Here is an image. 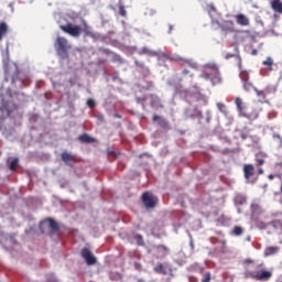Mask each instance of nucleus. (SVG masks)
I'll use <instances>...</instances> for the list:
<instances>
[{
	"instance_id": "obj_25",
	"label": "nucleus",
	"mask_w": 282,
	"mask_h": 282,
	"mask_svg": "<svg viewBox=\"0 0 282 282\" xmlns=\"http://www.w3.org/2000/svg\"><path fill=\"white\" fill-rule=\"evenodd\" d=\"M275 252H279V247H269L265 249L264 254L265 257H270L272 254H275Z\"/></svg>"
},
{
	"instance_id": "obj_22",
	"label": "nucleus",
	"mask_w": 282,
	"mask_h": 282,
	"mask_svg": "<svg viewBox=\"0 0 282 282\" xmlns=\"http://www.w3.org/2000/svg\"><path fill=\"white\" fill-rule=\"evenodd\" d=\"M8 34V24L6 22L0 23V41H3V36Z\"/></svg>"
},
{
	"instance_id": "obj_30",
	"label": "nucleus",
	"mask_w": 282,
	"mask_h": 282,
	"mask_svg": "<svg viewBox=\"0 0 282 282\" xmlns=\"http://www.w3.org/2000/svg\"><path fill=\"white\" fill-rule=\"evenodd\" d=\"M134 240L137 241L138 246H144V238L142 235H135Z\"/></svg>"
},
{
	"instance_id": "obj_46",
	"label": "nucleus",
	"mask_w": 282,
	"mask_h": 282,
	"mask_svg": "<svg viewBox=\"0 0 282 282\" xmlns=\"http://www.w3.org/2000/svg\"><path fill=\"white\" fill-rule=\"evenodd\" d=\"M232 57V55H227V58Z\"/></svg>"
},
{
	"instance_id": "obj_48",
	"label": "nucleus",
	"mask_w": 282,
	"mask_h": 282,
	"mask_svg": "<svg viewBox=\"0 0 282 282\" xmlns=\"http://www.w3.org/2000/svg\"><path fill=\"white\" fill-rule=\"evenodd\" d=\"M202 272H204V269H203V268L200 269V273H202Z\"/></svg>"
},
{
	"instance_id": "obj_14",
	"label": "nucleus",
	"mask_w": 282,
	"mask_h": 282,
	"mask_svg": "<svg viewBox=\"0 0 282 282\" xmlns=\"http://www.w3.org/2000/svg\"><path fill=\"white\" fill-rule=\"evenodd\" d=\"M61 158H62L63 162L65 164H67V166H72V163H69V162H74L76 160V158L74 155L69 154V152H63L61 154Z\"/></svg>"
},
{
	"instance_id": "obj_34",
	"label": "nucleus",
	"mask_w": 282,
	"mask_h": 282,
	"mask_svg": "<svg viewBox=\"0 0 282 282\" xmlns=\"http://www.w3.org/2000/svg\"><path fill=\"white\" fill-rule=\"evenodd\" d=\"M178 61H181L184 65H193V59L178 57Z\"/></svg>"
},
{
	"instance_id": "obj_42",
	"label": "nucleus",
	"mask_w": 282,
	"mask_h": 282,
	"mask_svg": "<svg viewBox=\"0 0 282 282\" xmlns=\"http://www.w3.org/2000/svg\"><path fill=\"white\" fill-rule=\"evenodd\" d=\"M274 177H275L274 174H269L268 180L272 181V180H274Z\"/></svg>"
},
{
	"instance_id": "obj_41",
	"label": "nucleus",
	"mask_w": 282,
	"mask_h": 282,
	"mask_svg": "<svg viewBox=\"0 0 282 282\" xmlns=\"http://www.w3.org/2000/svg\"><path fill=\"white\" fill-rule=\"evenodd\" d=\"M251 54H252V56H257V54H259V52L257 50H252Z\"/></svg>"
},
{
	"instance_id": "obj_16",
	"label": "nucleus",
	"mask_w": 282,
	"mask_h": 282,
	"mask_svg": "<svg viewBox=\"0 0 282 282\" xmlns=\"http://www.w3.org/2000/svg\"><path fill=\"white\" fill-rule=\"evenodd\" d=\"M105 54H112V62L113 63H119L120 65H122V63H124V59H122V57L113 52H111L110 50L106 48L104 50Z\"/></svg>"
},
{
	"instance_id": "obj_51",
	"label": "nucleus",
	"mask_w": 282,
	"mask_h": 282,
	"mask_svg": "<svg viewBox=\"0 0 282 282\" xmlns=\"http://www.w3.org/2000/svg\"><path fill=\"white\" fill-rule=\"evenodd\" d=\"M0 155H1V151H0Z\"/></svg>"
},
{
	"instance_id": "obj_2",
	"label": "nucleus",
	"mask_w": 282,
	"mask_h": 282,
	"mask_svg": "<svg viewBox=\"0 0 282 282\" xmlns=\"http://www.w3.org/2000/svg\"><path fill=\"white\" fill-rule=\"evenodd\" d=\"M200 77L205 78V80H210L212 85H219V83H221L219 67H217L215 64L205 66Z\"/></svg>"
},
{
	"instance_id": "obj_6",
	"label": "nucleus",
	"mask_w": 282,
	"mask_h": 282,
	"mask_svg": "<svg viewBox=\"0 0 282 282\" xmlns=\"http://www.w3.org/2000/svg\"><path fill=\"white\" fill-rule=\"evenodd\" d=\"M152 250L156 259H165V257H169L171 252V249L164 245H153Z\"/></svg>"
},
{
	"instance_id": "obj_40",
	"label": "nucleus",
	"mask_w": 282,
	"mask_h": 282,
	"mask_svg": "<svg viewBox=\"0 0 282 282\" xmlns=\"http://www.w3.org/2000/svg\"><path fill=\"white\" fill-rule=\"evenodd\" d=\"M217 108L219 109V111H221L224 113V111L226 109V105L225 104H217Z\"/></svg>"
},
{
	"instance_id": "obj_50",
	"label": "nucleus",
	"mask_w": 282,
	"mask_h": 282,
	"mask_svg": "<svg viewBox=\"0 0 282 282\" xmlns=\"http://www.w3.org/2000/svg\"><path fill=\"white\" fill-rule=\"evenodd\" d=\"M138 282H142V280H139Z\"/></svg>"
},
{
	"instance_id": "obj_32",
	"label": "nucleus",
	"mask_w": 282,
	"mask_h": 282,
	"mask_svg": "<svg viewBox=\"0 0 282 282\" xmlns=\"http://www.w3.org/2000/svg\"><path fill=\"white\" fill-rule=\"evenodd\" d=\"M262 64L267 65L268 67H272V65H274V59H272V57H267V59L263 61Z\"/></svg>"
},
{
	"instance_id": "obj_31",
	"label": "nucleus",
	"mask_w": 282,
	"mask_h": 282,
	"mask_svg": "<svg viewBox=\"0 0 282 282\" xmlns=\"http://www.w3.org/2000/svg\"><path fill=\"white\" fill-rule=\"evenodd\" d=\"M242 83H243V89L246 91H251L254 88V86H252V83H249V80L248 82H242Z\"/></svg>"
},
{
	"instance_id": "obj_37",
	"label": "nucleus",
	"mask_w": 282,
	"mask_h": 282,
	"mask_svg": "<svg viewBox=\"0 0 282 282\" xmlns=\"http://www.w3.org/2000/svg\"><path fill=\"white\" fill-rule=\"evenodd\" d=\"M246 118H249L250 120H257L259 118L258 112H253V115H243Z\"/></svg>"
},
{
	"instance_id": "obj_10",
	"label": "nucleus",
	"mask_w": 282,
	"mask_h": 282,
	"mask_svg": "<svg viewBox=\"0 0 282 282\" xmlns=\"http://www.w3.org/2000/svg\"><path fill=\"white\" fill-rule=\"evenodd\" d=\"M45 224H47L48 228H51L53 232H58L59 227H58V223L56 220H54L53 218H48L40 225V228H43V226H45Z\"/></svg>"
},
{
	"instance_id": "obj_21",
	"label": "nucleus",
	"mask_w": 282,
	"mask_h": 282,
	"mask_svg": "<svg viewBox=\"0 0 282 282\" xmlns=\"http://www.w3.org/2000/svg\"><path fill=\"white\" fill-rule=\"evenodd\" d=\"M151 98V107H163L162 101L158 95H150Z\"/></svg>"
},
{
	"instance_id": "obj_47",
	"label": "nucleus",
	"mask_w": 282,
	"mask_h": 282,
	"mask_svg": "<svg viewBox=\"0 0 282 282\" xmlns=\"http://www.w3.org/2000/svg\"><path fill=\"white\" fill-rule=\"evenodd\" d=\"M115 117H116V118H120V116H118V115H115Z\"/></svg>"
},
{
	"instance_id": "obj_44",
	"label": "nucleus",
	"mask_w": 282,
	"mask_h": 282,
	"mask_svg": "<svg viewBox=\"0 0 282 282\" xmlns=\"http://www.w3.org/2000/svg\"><path fill=\"white\" fill-rule=\"evenodd\" d=\"M275 166H280L282 169V162L276 163Z\"/></svg>"
},
{
	"instance_id": "obj_8",
	"label": "nucleus",
	"mask_w": 282,
	"mask_h": 282,
	"mask_svg": "<svg viewBox=\"0 0 282 282\" xmlns=\"http://www.w3.org/2000/svg\"><path fill=\"white\" fill-rule=\"evenodd\" d=\"M82 257L85 259L87 265H96V257L94 253H91V250L89 248H84L82 250Z\"/></svg>"
},
{
	"instance_id": "obj_33",
	"label": "nucleus",
	"mask_w": 282,
	"mask_h": 282,
	"mask_svg": "<svg viewBox=\"0 0 282 282\" xmlns=\"http://www.w3.org/2000/svg\"><path fill=\"white\" fill-rule=\"evenodd\" d=\"M144 91H151L153 89V82H148L145 86H142Z\"/></svg>"
},
{
	"instance_id": "obj_19",
	"label": "nucleus",
	"mask_w": 282,
	"mask_h": 282,
	"mask_svg": "<svg viewBox=\"0 0 282 282\" xmlns=\"http://www.w3.org/2000/svg\"><path fill=\"white\" fill-rule=\"evenodd\" d=\"M239 69H240L239 76L242 83L250 80V74L247 70L241 69V62H239Z\"/></svg>"
},
{
	"instance_id": "obj_17",
	"label": "nucleus",
	"mask_w": 282,
	"mask_h": 282,
	"mask_svg": "<svg viewBox=\"0 0 282 282\" xmlns=\"http://www.w3.org/2000/svg\"><path fill=\"white\" fill-rule=\"evenodd\" d=\"M154 272L156 274H163L164 276H166V274H169V271H166V267H164L162 263H158L154 267Z\"/></svg>"
},
{
	"instance_id": "obj_43",
	"label": "nucleus",
	"mask_w": 282,
	"mask_h": 282,
	"mask_svg": "<svg viewBox=\"0 0 282 282\" xmlns=\"http://www.w3.org/2000/svg\"><path fill=\"white\" fill-rule=\"evenodd\" d=\"M258 175H263V169L258 170Z\"/></svg>"
},
{
	"instance_id": "obj_15",
	"label": "nucleus",
	"mask_w": 282,
	"mask_h": 282,
	"mask_svg": "<svg viewBox=\"0 0 282 282\" xmlns=\"http://www.w3.org/2000/svg\"><path fill=\"white\" fill-rule=\"evenodd\" d=\"M271 8L273 12L282 14V1L281 0H271Z\"/></svg>"
},
{
	"instance_id": "obj_20",
	"label": "nucleus",
	"mask_w": 282,
	"mask_h": 282,
	"mask_svg": "<svg viewBox=\"0 0 282 282\" xmlns=\"http://www.w3.org/2000/svg\"><path fill=\"white\" fill-rule=\"evenodd\" d=\"M254 160H256L257 166H263V164H265V154L258 153L256 154Z\"/></svg>"
},
{
	"instance_id": "obj_28",
	"label": "nucleus",
	"mask_w": 282,
	"mask_h": 282,
	"mask_svg": "<svg viewBox=\"0 0 282 282\" xmlns=\"http://www.w3.org/2000/svg\"><path fill=\"white\" fill-rule=\"evenodd\" d=\"M254 91H256L258 98H260V100H265V97L268 96V90H259V89L254 88Z\"/></svg>"
},
{
	"instance_id": "obj_38",
	"label": "nucleus",
	"mask_w": 282,
	"mask_h": 282,
	"mask_svg": "<svg viewBox=\"0 0 282 282\" xmlns=\"http://www.w3.org/2000/svg\"><path fill=\"white\" fill-rule=\"evenodd\" d=\"M87 106L90 108V109H94V107H96V101L94 99H88L87 100Z\"/></svg>"
},
{
	"instance_id": "obj_3",
	"label": "nucleus",
	"mask_w": 282,
	"mask_h": 282,
	"mask_svg": "<svg viewBox=\"0 0 282 282\" xmlns=\"http://www.w3.org/2000/svg\"><path fill=\"white\" fill-rule=\"evenodd\" d=\"M55 50L62 58H67L69 50H72V44L66 37L57 36L55 40Z\"/></svg>"
},
{
	"instance_id": "obj_24",
	"label": "nucleus",
	"mask_w": 282,
	"mask_h": 282,
	"mask_svg": "<svg viewBox=\"0 0 282 282\" xmlns=\"http://www.w3.org/2000/svg\"><path fill=\"white\" fill-rule=\"evenodd\" d=\"M236 106H237V109L240 113L243 112V109H246V107H243V100L240 98V97H237L236 100Z\"/></svg>"
},
{
	"instance_id": "obj_18",
	"label": "nucleus",
	"mask_w": 282,
	"mask_h": 282,
	"mask_svg": "<svg viewBox=\"0 0 282 282\" xmlns=\"http://www.w3.org/2000/svg\"><path fill=\"white\" fill-rule=\"evenodd\" d=\"M186 115L188 116V118H202V110L193 108L192 110H187Z\"/></svg>"
},
{
	"instance_id": "obj_29",
	"label": "nucleus",
	"mask_w": 282,
	"mask_h": 282,
	"mask_svg": "<svg viewBox=\"0 0 282 282\" xmlns=\"http://www.w3.org/2000/svg\"><path fill=\"white\" fill-rule=\"evenodd\" d=\"M84 32H85V36H90V39H96V33H94V31L89 30V26H86Z\"/></svg>"
},
{
	"instance_id": "obj_4",
	"label": "nucleus",
	"mask_w": 282,
	"mask_h": 282,
	"mask_svg": "<svg viewBox=\"0 0 282 282\" xmlns=\"http://www.w3.org/2000/svg\"><path fill=\"white\" fill-rule=\"evenodd\" d=\"M59 29L62 32H65V34H69V36H74L75 39H78V36L83 34V28H80V25H74L72 23L61 25Z\"/></svg>"
},
{
	"instance_id": "obj_26",
	"label": "nucleus",
	"mask_w": 282,
	"mask_h": 282,
	"mask_svg": "<svg viewBox=\"0 0 282 282\" xmlns=\"http://www.w3.org/2000/svg\"><path fill=\"white\" fill-rule=\"evenodd\" d=\"M118 8H119L118 12L120 17H127V9H124V4H122V0H119Z\"/></svg>"
},
{
	"instance_id": "obj_5",
	"label": "nucleus",
	"mask_w": 282,
	"mask_h": 282,
	"mask_svg": "<svg viewBox=\"0 0 282 282\" xmlns=\"http://www.w3.org/2000/svg\"><path fill=\"white\" fill-rule=\"evenodd\" d=\"M212 24L214 26L220 28L221 32L225 34H230L231 32H235V22L232 20L224 21L223 23H219V21H212Z\"/></svg>"
},
{
	"instance_id": "obj_1",
	"label": "nucleus",
	"mask_w": 282,
	"mask_h": 282,
	"mask_svg": "<svg viewBox=\"0 0 282 282\" xmlns=\"http://www.w3.org/2000/svg\"><path fill=\"white\" fill-rule=\"evenodd\" d=\"M245 279L265 282L272 279V271L265 269V264L260 263L254 267V270L246 269L243 272Z\"/></svg>"
},
{
	"instance_id": "obj_36",
	"label": "nucleus",
	"mask_w": 282,
	"mask_h": 282,
	"mask_svg": "<svg viewBox=\"0 0 282 282\" xmlns=\"http://www.w3.org/2000/svg\"><path fill=\"white\" fill-rule=\"evenodd\" d=\"M182 76H189V78L193 79L194 75H193V73H191V70L185 68L182 70Z\"/></svg>"
},
{
	"instance_id": "obj_27",
	"label": "nucleus",
	"mask_w": 282,
	"mask_h": 282,
	"mask_svg": "<svg viewBox=\"0 0 282 282\" xmlns=\"http://www.w3.org/2000/svg\"><path fill=\"white\" fill-rule=\"evenodd\" d=\"M232 235L235 237H241V235H243V228L241 226H235L232 229Z\"/></svg>"
},
{
	"instance_id": "obj_13",
	"label": "nucleus",
	"mask_w": 282,
	"mask_h": 282,
	"mask_svg": "<svg viewBox=\"0 0 282 282\" xmlns=\"http://www.w3.org/2000/svg\"><path fill=\"white\" fill-rule=\"evenodd\" d=\"M79 142H82L83 144H94V142H96V139L94 137H90L87 133L80 134L78 137Z\"/></svg>"
},
{
	"instance_id": "obj_39",
	"label": "nucleus",
	"mask_w": 282,
	"mask_h": 282,
	"mask_svg": "<svg viewBox=\"0 0 282 282\" xmlns=\"http://www.w3.org/2000/svg\"><path fill=\"white\" fill-rule=\"evenodd\" d=\"M243 265H252L254 263V260L247 258L242 261Z\"/></svg>"
},
{
	"instance_id": "obj_9",
	"label": "nucleus",
	"mask_w": 282,
	"mask_h": 282,
	"mask_svg": "<svg viewBox=\"0 0 282 282\" xmlns=\"http://www.w3.org/2000/svg\"><path fill=\"white\" fill-rule=\"evenodd\" d=\"M153 122H159V127L162 128L164 131H169L171 129V124L166 119L160 117L159 115H154L152 118Z\"/></svg>"
},
{
	"instance_id": "obj_11",
	"label": "nucleus",
	"mask_w": 282,
	"mask_h": 282,
	"mask_svg": "<svg viewBox=\"0 0 282 282\" xmlns=\"http://www.w3.org/2000/svg\"><path fill=\"white\" fill-rule=\"evenodd\" d=\"M236 23H238V25H241V26H248V25H250V19H248V17L239 13L236 15Z\"/></svg>"
},
{
	"instance_id": "obj_49",
	"label": "nucleus",
	"mask_w": 282,
	"mask_h": 282,
	"mask_svg": "<svg viewBox=\"0 0 282 282\" xmlns=\"http://www.w3.org/2000/svg\"><path fill=\"white\" fill-rule=\"evenodd\" d=\"M42 232L45 234V230L42 229Z\"/></svg>"
},
{
	"instance_id": "obj_7",
	"label": "nucleus",
	"mask_w": 282,
	"mask_h": 282,
	"mask_svg": "<svg viewBox=\"0 0 282 282\" xmlns=\"http://www.w3.org/2000/svg\"><path fill=\"white\" fill-rule=\"evenodd\" d=\"M142 202L145 208H154L158 204V200L153 198V194L145 192L142 194Z\"/></svg>"
},
{
	"instance_id": "obj_12",
	"label": "nucleus",
	"mask_w": 282,
	"mask_h": 282,
	"mask_svg": "<svg viewBox=\"0 0 282 282\" xmlns=\"http://www.w3.org/2000/svg\"><path fill=\"white\" fill-rule=\"evenodd\" d=\"M243 175L246 180H250L252 175H254V165L252 164H246L243 166Z\"/></svg>"
},
{
	"instance_id": "obj_45",
	"label": "nucleus",
	"mask_w": 282,
	"mask_h": 282,
	"mask_svg": "<svg viewBox=\"0 0 282 282\" xmlns=\"http://www.w3.org/2000/svg\"><path fill=\"white\" fill-rule=\"evenodd\" d=\"M173 31V25H170V32H172Z\"/></svg>"
},
{
	"instance_id": "obj_23",
	"label": "nucleus",
	"mask_w": 282,
	"mask_h": 282,
	"mask_svg": "<svg viewBox=\"0 0 282 282\" xmlns=\"http://www.w3.org/2000/svg\"><path fill=\"white\" fill-rule=\"evenodd\" d=\"M17 169H19V158L13 159L9 164V171L12 173L17 172Z\"/></svg>"
},
{
	"instance_id": "obj_35",
	"label": "nucleus",
	"mask_w": 282,
	"mask_h": 282,
	"mask_svg": "<svg viewBox=\"0 0 282 282\" xmlns=\"http://www.w3.org/2000/svg\"><path fill=\"white\" fill-rule=\"evenodd\" d=\"M210 279H212L210 272H206L203 275L202 282H210Z\"/></svg>"
}]
</instances>
